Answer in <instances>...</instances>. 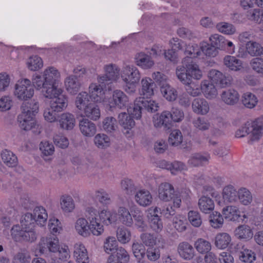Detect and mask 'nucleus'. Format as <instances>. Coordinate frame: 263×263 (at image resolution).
<instances>
[{
    "label": "nucleus",
    "instance_id": "obj_14",
    "mask_svg": "<svg viewBox=\"0 0 263 263\" xmlns=\"http://www.w3.org/2000/svg\"><path fill=\"white\" fill-rule=\"evenodd\" d=\"M39 109V102L34 100L30 102H24L22 103L21 107V119L25 116H31L34 117L38 112Z\"/></svg>",
    "mask_w": 263,
    "mask_h": 263
},
{
    "label": "nucleus",
    "instance_id": "obj_9",
    "mask_svg": "<svg viewBox=\"0 0 263 263\" xmlns=\"http://www.w3.org/2000/svg\"><path fill=\"white\" fill-rule=\"evenodd\" d=\"M251 134L250 141H253L260 139L258 133L255 130L252 121H247L235 133L236 138H242Z\"/></svg>",
    "mask_w": 263,
    "mask_h": 263
},
{
    "label": "nucleus",
    "instance_id": "obj_50",
    "mask_svg": "<svg viewBox=\"0 0 263 263\" xmlns=\"http://www.w3.org/2000/svg\"><path fill=\"white\" fill-rule=\"evenodd\" d=\"M209 222L211 227L215 229H218L222 227L223 218L220 213L214 211L209 215Z\"/></svg>",
    "mask_w": 263,
    "mask_h": 263
},
{
    "label": "nucleus",
    "instance_id": "obj_37",
    "mask_svg": "<svg viewBox=\"0 0 263 263\" xmlns=\"http://www.w3.org/2000/svg\"><path fill=\"white\" fill-rule=\"evenodd\" d=\"M90 99L88 93L86 92L79 93L75 101L76 107L82 111L86 106L92 102L90 101Z\"/></svg>",
    "mask_w": 263,
    "mask_h": 263
},
{
    "label": "nucleus",
    "instance_id": "obj_36",
    "mask_svg": "<svg viewBox=\"0 0 263 263\" xmlns=\"http://www.w3.org/2000/svg\"><path fill=\"white\" fill-rule=\"evenodd\" d=\"M210 158L209 155L203 156L200 154H195L189 159L188 163L193 167L201 166L208 164Z\"/></svg>",
    "mask_w": 263,
    "mask_h": 263
},
{
    "label": "nucleus",
    "instance_id": "obj_64",
    "mask_svg": "<svg viewBox=\"0 0 263 263\" xmlns=\"http://www.w3.org/2000/svg\"><path fill=\"white\" fill-rule=\"evenodd\" d=\"M247 17L257 23H260L263 21V10L255 9L247 12Z\"/></svg>",
    "mask_w": 263,
    "mask_h": 263
},
{
    "label": "nucleus",
    "instance_id": "obj_40",
    "mask_svg": "<svg viewBox=\"0 0 263 263\" xmlns=\"http://www.w3.org/2000/svg\"><path fill=\"white\" fill-rule=\"evenodd\" d=\"M142 84V95L148 98L154 95V88L155 87V84L150 78L143 79L141 81Z\"/></svg>",
    "mask_w": 263,
    "mask_h": 263
},
{
    "label": "nucleus",
    "instance_id": "obj_44",
    "mask_svg": "<svg viewBox=\"0 0 263 263\" xmlns=\"http://www.w3.org/2000/svg\"><path fill=\"white\" fill-rule=\"evenodd\" d=\"M100 221L104 224L108 226L117 221V214L109 211L102 210L99 213Z\"/></svg>",
    "mask_w": 263,
    "mask_h": 263
},
{
    "label": "nucleus",
    "instance_id": "obj_11",
    "mask_svg": "<svg viewBox=\"0 0 263 263\" xmlns=\"http://www.w3.org/2000/svg\"><path fill=\"white\" fill-rule=\"evenodd\" d=\"M112 102H110V107H117L120 109L126 107L128 104V98L122 91L116 90L112 96Z\"/></svg>",
    "mask_w": 263,
    "mask_h": 263
},
{
    "label": "nucleus",
    "instance_id": "obj_60",
    "mask_svg": "<svg viewBox=\"0 0 263 263\" xmlns=\"http://www.w3.org/2000/svg\"><path fill=\"white\" fill-rule=\"evenodd\" d=\"M117 237L119 241L126 243L130 240V232L124 227H119L117 230Z\"/></svg>",
    "mask_w": 263,
    "mask_h": 263
},
{
    "label": "nucleus",
    "instance_id": "obj_20",
    "mask_svg": "<svg viewBox=\"0 0 263 263\" xmlns=\"http://www.w3.org/2000/svg\"><path fill=\"white\" fill-rule=\"evenodd\" d=\"M235 236L239 239L248 241L253 237V232L251 228L246 224L240 225L234 231Z\"/></svg>",
    "mask_w": 263,
    "mask_h": 263
},
{
    "label": "nucleus",
    "instance_id": "obj_22",
    "mask_svg": "<svg viewBox=\"0 0 263 263\" xmlns=\"http://www.w3.org/2000/svg\"><path fill=\"white\" fill-rule=\"evenodd\" d=\"M200 86V91H202L204 96L207 99H213L217 96V89L214 85L211 83L209 81L204 80L202 81L200 85H199V87Z\"/></svg>",
    "mask_w": 263,
    "mask_h": 263
},
{
    "label": "nucleus",
    "instance_id": "obj_29",
    "mask_svg": "<svg viewBox=\"0 0 263 263\" xmlns=\"http://www.w3.org/2000/svg\"><path fill=\"white\" fill-rule=\"evenodd\" d=\"M223 63L224 65L230 70L237 71L242 68L241 61L234 56H226L223 59Z\"/></svg>",
    "mask_w": 263,
    "mask_h": 263
},
{
    "label": "nucleus",
    "instance_id": "obj_28",
    "mask_svg": "<svg viewBox=\"0 0 263 263\" xmlns=\"http://www.w3.org/2000/svg\"><path fill=\"white\" fill-rule=\"evenodd\" d=\"M222 213L225 218L230 221H239L240 218V212L235 206H227L222 209Z\"/></svg>",
    "mask_w": 263,
    "mask_h": 263
},
{
    "label": "nucleus",
    "instance_id": "obj_53",
    "mask_svg": "<svg viewBox=\"0 0 263 263\" xmlns=\"http://www.w3.org/2000/svg\"><path fill=\"white\" fill-rule=\"evenodd\" d=\"M139 101H140L139 98H137L135 101L134 104L128 109V112L133 119H138L141 117L142 110L143 109L141 103L138 102Z\"/></svg>",
    "mask_w": 263,
    "mask_h": 263
},
{
    "label": "nucleus",
    "instance_id": "obj_15",
    "mask_svg": "<svg viewBox=\"0 0 263 263\" xmlns=\"http://www.w3.org/2000/svg\"><path fill=\"white\" fill-rule=\"evenodd\" d=\"M158 192L159 198L164 201H170L175 196L174 187L167 182L160 184L159 186Z\"/></svg>",
    "mask_w": 263,
    "mask_h": 263
},
{
    "label": "nucleus",
    "instance_id": "obj_2",
    "mask_svg": "<svg viewBox=\"0 0 263 263\" xmlns=\"http://www.w3.org/2000/svg\"><path fill=\"white\" fill-rule=\"evenodd\" d=\"M60 73L54 67L46 68L42 75H36L32 79V83L34 87L41 92L44 97H50L53 93L59 92L60 90L58 83L60 81Z\"/></svg>",
    "mask_w": 263,
    "mask_h": 263
},
{
    "label": "nucleus",
    "instance_id": "obj_18",
    "mask_svg": "<svg viewBox=\"0 0 263 263\" xmlns=\"http://www.w3.org/2000/svg\"><path fill=\"white\" fill-rule=\"evenodd\" d=\"M21 115H18L17 121L19 123V126L24 130H29L31 129H38L39 125L36 124L34 117L31 116H25L22 119H21Z\"/></svg>",
    "mask_w": 263,
    "mask_h": 263
},
{
    "label": "nucleus",
    "instance_id": "obj_57",
    "mask_svg": "<svg viewBox=\"0 0 263 263\" xmlns=\"http://www.w3.org/2000/svg\"><path fill=\"white\" fill-rule=\"evenodd\" d=\"M104 69L110 80L116 81L119 77L120 69L115 64H110L105 65Z\"/></svg>",
    "mask_w": 263,
    "mask_h": 263
},
{
    "label": "nucleus",
    "instance_id": "obj_48",
    "mask_svg": "<svg viewBox=\"0 0 263 263\" xmlns=\"http://www.w3.org/2000/svg\"><path fill=\"white\" fill-rule=\"evenodd\" d=\"M94 143L99 148H105L110 145L109 137L104 134H98L94 138Z\"/></svg>",
    "mask_w": 263,
    "mask_h": 263
},
{
    "label": "nucleus",
    "instance_id": "obj_6",
    "mask_svg": "<svg viewBox=\"0 0 263 263\" xmlns=\"http://www.w3.org/2000/svg\"><path fill=\"white\" fill-rule=\"evenodd\" d=\"M75 229L77 232L83 237H87L91 233L93 235L99 236L104 231L103 227H100L99 228L96 226L91 228V224L84 218L78 219L75 223Z\"/></svg>",
    "mask_w": 263,
    "mask_h": 263
},
{
    "label": "nucleus",
    "instance_id": "obj_13",
    "mask_svg": "<svg viewBox=\"0 0 263 263\" xmlns=\"http://www.w3.org/2000/svg\"><path fill=\"white\" fill-rule=\"evenodd\" d=\"M134 59L136 64L143 69H150L155 64L151 56L143 52L137 53Z\"/></svg>",
    "mask_w": 263,
    "mask_h": 263
},
{
    "label": "nucleus",
    "instance_id": "obj_49",
    "mask_svg": "<svg viewBox=\"0 0 263 263\" xmlns=\"http://www.w3.org/2000/svg\"><path fill=\"white\" fill-rule=\"evenodd\" d=\"M148 221L151 228L155 232L159 233L162 230L163 223L157 214L151 215L148 217Z\"/></svg>",
    "mask_w": 263,
    "mask_h": 263
},
{
    "label": "nucleus",
    "instance_id": "obj_27",
    "mask_svg": "<svg viewBox=\"0 0 263 263\" xmlns=\"http://www.w3.org/2000/svg\"><path fill=\"white\" fill-rule=\"evenodd\" d=\"M66 90L72 95L76 94L81 87V83L75 76L70 75L65 80Z\"/></svg>",
    "mask_w": 263,
    "mask_h": 263
},
{
    "label": "nucleus",
    "instance_id": "obj_55",
    "mask_svg": "<svg viewBox=\"0 0 263 263\" xmlns=\"http://www.w3.org/2000/svg\"><path fill=\"white\" fill-rule=\"evenodd\" d=\"M28 68L32 71H36L43 67V63L42 59L37 55L30 57L28 60Z\"/></svg>",
    "mask_w": 263,
    "mask_h": 263
},
{
    "label": "nucleus",
    "instance_id": "obj_32",
    "mask_svg": "<svg viewBox=\"0 0 263 263\" xmlns=\"http://www.w3.org/2000/svg\"><path fill=\"white\" fill-rule=\"evenodd\" d=\"M120 221L127 227H131L133 224V220L128 210L125 207L120 206L118 210L117 217Z\"/></svg>",
    "mask_w": 263,
    "mask_h": 263
},
{
    "label": "nucleus",
    "instance_id": "obj_30",
    "mask_svg": "<svg viewBox=\"0 0 263 263\" xmlns=\"http://www.w3.org/2000/svg\"><path fill=\"white\" fill-rule=\"evenodd\" d=\"M198 206L200 211L208 214L214 209L215 204L214 201L207 195H203L198 200Z\"/></svg>",
    "mask_w": 263,
    "mask_h": 263
},
{
    "label": "nucleus",
    "instance_id": "obj_38",
    "mask_svg": "<svg viewBox=\"0 0 263 263\" xmlns=\"http://www.w3.org/2000/svg\"><path fill=\"white\" fill-rule=\"evenodd\" d=\"M122 191L127 195H132L138 190L134 181L128 178H124L121 181Z\"/></svg>",
    "mask_w": 263,
    "mask_h": 263
},
{
    "label": "nucleus",
    "instance_id": "obj_31",
    "mask_svg": "<svg viewBox=\"0 0 263 263\" xmlns=\"http://www.w3.org/2000/svg\"><path fill=\"white\" fill-rule=\"evenodd\" d=\"M221 97L226 104L233 105L238 101L239 94L234 89H228L222 91Z\"/></svg>",
    "mask_w": 263,
    "mask_h": 263
},
{
    "label": "nucleus",
    "instance_id": "obj_46",
    "mask_svg": "<svg viewBox=\"0 0 263 263\" xmlns=\"http://www.w3.org/2000/svg\"><path fill=\"white\" fill-rule=\"evenodd\" d=\"M118 118L119 124L124 128L130 129L135 125L134 119L126 112L119 114Z\"/></svg>",
    "mask_w": 263,
    "mask_h": 263
},
{
    "label": "nucleus",
    "instance_id": "obj_43",
    "mask_svg": "<svg viewBox=\"0 0 263 263\" xmlns=\"http://www.w3.org/2000/svg\"><path fill=\"white\" fill-rule=\"evenodd\" d=\"M160 91L163 96L169 101H175L177 98V90L168 84L161 86Z\"/></svg>",
    "mask_w": 263,
    "mask_h": 263
},
{
    "label": "nucleus",
    "instance_id": "obj_23",
    "mask_svg": "<svg viewBox=\"0 0 263 263\" xmlns=\"http://www.w3.org/2000/svg\"><path fill=\"white\" fill-rule=\"evenodd\" d=\"M83 116L92 120L97 121L101 116L100 108L97 104L91 102L82 111Z\"/></svg>",
    "mask_w": 263,
    "mask_h": 263
},
{
    "label": "nucleus",
    "instance_id": "obj_3",
    "mask_svg": "<svg viewBox=\"0 0 263 263\" xmlns=\"http://www.w3.org/2000/svg\"><path fill=\"white\" fill-rule=\"evenodd\" d=\"M58 252L60 260L65 261L70 257L68 247L60 248L59 240L53 234L47 237H42L37 246L36 252L40 254H47L48 252Z\"/></svg>",
    "mask_w": 263,
    "mask_h": 263
},
{
    "label": "nucleus",
    "instance_id": "obj_35",
    "mask_svg": "<svg viewBox=\"0 0 263 263\" xmlns=\"http://www.w3.org/2000/svg\"><path fill=\"white\" fill-rule=\"evenodd\" d=\"M33 216L37 224L44 226L48 215L46 210L42 206H36L33 210Z\"/></svg>",
    "mask_w": 263,
    "mask_h": 263
},
{
    "label": "nucleus",
    "instance_id": "obj_5",
    "mask_svg": "<svg viewBox=\"0 0 263 263\" xmlns=\"http://www.w3.org/2000/svg\"><path fill=\"white\" fill-rule=\"evenodd\" d=\"M34 87L33 84L28 79L19 80L15 85L14 95L18 99L26 101L33 97Z\"/></svg>",
    "mask_w": 263,
    "mask_h": 263
},
{
    "label": "nucleus",
    "instance_id": "obj_61",
    "mask_svg": "<svg viewBox=\"0 0 263 263\" xmlns=\"http://www.w3.org/2000/svg\"><path fill=\"white\" fill-rule=\"evenodd\" d=\"M210 41L217 49L225 50L226 39L223 36L214 34L210 37Z\"/></svg>",
    "mask_w": 263,
    "mask_h": 263
},
{
    "label": "nucleus",
    "instance_id": "obj_26",
    "mask_svg": "<svg viewBox=\"0 0 263 263\" xmlns=\"http://www.w3.org/2000/svg\"><path fill=\"white\" fill-rule=\"evenodd\" d=\"M74 256L76 258L78 263H88L89 258L87 250L84 246L81 243H77L74 245Z\"/></svg>",
    "mask_w": 263,
    "mask_h": 263
},
{
    "label": "nucleus",
    "instance_id": "obj_8",
    "mask_svg": "<svg viewBox=\"0 0 263 263\" xmlns=\"http://www.w3.org/2000/svg\"><path fill=\"white\" fill-rule=\"evenodd\" d=\"M58 90H60L59 92H56V94L53 93V95L51 96V97H45L51 99L50 102V106L52 109L57 110L58 112H60L67 107L68 100L67 98L62 94V90L59 89Z\"/></svg>",
    "mask_w": 263,
    "mask_h": 263
},
{
    "label": "nucleus",
    "instance_id": "obj_10",
    "mask_svg": "<svg viewBox=\"0 0 263 263\" xmlns=\"http://www.w3.org/2000/svg\"><path fill=\"white\" fill-rule=\"evenodd\" d=\"M153 121L156 127H163L164 130L170 129L172 126L171 115L169 111H163L159 117H154Z\"/></svg>",
    "mask_w": 263,
    "mask_h": 263
},
{
    "label": "nucleus",
    "instance_id": "obj_17",
    "mask_svg": "<svg viewBox=\"0 0 263 263\" xmlns=\"http://www.w3.org/2000/svg\"><path fill=\"white\" fill-rule=\"evenodd\" d=\"M58 121L60 127L64 129L71 130L75 125V118L74 116L69 112L62 114L58 117Z\"/></svg>",
    "mask_w": 263,
    "mask_h": 263
},
{
    "label": "nucleus",
    "instance_id": "obj_7",
    "mask_svg": "<svg viewBox=\"0 0 263 263\" xmlns=\"http://www.w3.org/2000/svg\"><path fill=\"white\" fill-rule=\"evenodd\" d=\"M13 238L18 240L33 242L36 239L37 234L34 228L24 229L19 225L14 226L11 229Z\"/></svg>",
    "mask_w": 263,
    "mask_h": 263
},
{
    "label": "nucleus",
    "instance_id": "obj_19",
    "mask_svg": "<svg viewBox=\"0 0 263 263\" xmlns=\"http://www.w3.org/2000/svg\"><path fill=\"white\" fill-rule=\"evenodd\" d=\"M135 200L141 206H147L152 202V196L150 192L145 190H138L135 193Z\"/></svg>",
    "mask_w": 263,
    "mask_h": 263
},
{
    "label": "nucleus",
    "instance_id": "obj_45",
    "mask_svg": "<svg viewBox=\"0 0 263 263\" xmlns=\"http://www.w3.org/2000/svg\"><path fill=\"white\" fill-rule=\"evenodd\" d=\"M98 213L97 210L92 207L88 206L86 208L85 215L89 223L91 224V228H93V226L98 228L100 227H103L97 220L96 216Z\"/></svg>",
    "mask_w": 263,
    "mask_h": 263
},
{
    "label": "nucleus",
    "instance_id": "obj_39",
    "mask_svg": "<svg viewBox=\"0 0 263 263\" xmlns=\"http://www.w3.org/2000/svg\"><path fill=\"white\" fill-rule=\"evenodd\" d=\"M4 163L8 167H14L17 164V157L11 151L5 149L1 153Z\"/></svg>",
    "mask_w": 263,
    "mask_h": 263
},
{
    "label": "nucleus",
    "instance_id": "obj_1",
    "mask_svg": "<svg viewBox=\"0 0 263 263\" xmlns=\"http://www.w3.org/2000/svg\"><path fill=\"white\" fill-rule=\"evenodd\" d=\"M176 74L177 78L184 85L186 92L193 97L200 94L199 85L196 81L201 79L202 71L199 66L191 58L185 57L182 61V65L176 68Z\"/></svg>",
    "mask_w": 263,
    "mask_h": 263
},
{
    "label": "nucleus",
    "instance_id": "obj_42",
    "mask_svg": "<svg viewBox=\"0 0 263 263\" xmlns=\"http://www.w3.org/2000/svg\"><path fill=\"white\" fill-rule=\"evenodd\" d=\"M139 98L140 101L138 102L141 103L143 109L150 112H154L158 110L159 105L156 101L148 98L139 97Z\"/></svg>",
    "mask_w": 263,
    "mask_h": 263
},
{
    "label": "nucleus",
    "instance_id": "obj_63",
    "mask_svg": "<svg viewBox=\"0 0 263 263\" xmlns=\"http://www.w3.org/2000/svg\"><path fill=\"white\" fill-rule=\"evenodd\" d=\"M183 137L180 130L175 129L173 130L170 135L168 142L172 146H178L181 143Z\"/></svg>",
    "mask_w": 263,
    "mask_h": 263
},
{
    "label": "nucleus",
    "instance_id": "obj_51",
    "mask_svg": "<svg viewBox=\"0 0 263 263\" xmlns=\"http://www.w3.org/2000/svg\"><path fill=\"white\" fill-rule=\"evenodd\" d=\"M238 200L243 205H248L252 201V195L248 190L241 188L238 190Z\"/></svg>",
    "mask_w": 263,
    "mask_h": 263
},
{
    "label": "nucleus",
    "instance_id": "obj_33",
    "mask_svg": "<svg viewBox=\"0 0 263 263\" xmlns=\"http://www.w3.org/2000/svg\"><path fill=\"white\" fill-rule=\"evenodd\" d=\"M238 193L235 187L232 185L225 186L222 191V196L224 200L228 202H235L238 200Z\"/></svg>",
    "mask_w": 263,
    "mask_h": 263
},
{
    "label": "nucleus",
    "instance_id": "obj_4",
    "mask_svg": "<svg viewBox=\"0 0 263 263\" xmlns=\"http://www.w3.org/2000/svg\"><path fill=\"white\" fill-rule=\"evenodd\" d=\"M121 77L125 83L124 86L125 91L128 93H133L136 91V85L141 78L138 69L133 65H125L122 68Z\"/></svg>",
    "mask_w": 263,
    "mask_h": 263
},
{
    "label": "nucleus",
    "instance_id": "obj_16",
    "mask_svg": "<svg viewBox=\"0 0 263 263\" xmlns=\"http://www.w3.org/2000/svg\"><path fill=\"white\" fill-rule=\"evenodd\" d=\"M79 127L81 133L86 137L93 136L97 131L95 124L86 118L80 121Z\"/></svg>",
    "mask_w": 263,
    "mask_h": 263
},
{
    "label": "nucleus",
    "instance_id": "obj_34",
    "mask_svg": "<svg viewBox=\"0 0 263 263\" xmlns=\"http://www.w3.org/2000/svg\"><path fill=\"white\" fill-rule=\"evenodd\" d=\"M231 241V237L229 234L221 233L216 236L214 244L218 249H224L229 246Z\"/></svg>",
    "mask_w": 263,
    "mask_h": 263
},
{
    "label": "nucleus",
    "instance_id": "obj_25",
    "mask_svg": "<svg viewBox=\"0 0 263 263\" xmlns=\"http://www.w3.org/2000/svg\"><path fill=\"white\" fill-rule=\"evenodd\" d=\"M192 108L194 112L197 114L205 115L209 111V106L204 99L196 98L192 102Z\"/></svg>",
    "mask_w": 263,
    "mask_h": 263
},
{
    "label": "nucleus",
    "instance_id": "obj_62",
    "mask_svg": "<svg viewBox=\"0 0 263 263\" xmlns=\"http://www.w3.org/2000/svg\"><path fill=\"white\" fill-rule=\"evenodd\" d=\"M133 254L135 257L139 260L143 259L145 255V248L140 243L134 242L132 246Z\"/></svg>",
    "mask_w": 263,
    "mask_h": 263
},
{
    "label": "nucleus",
    "instance_id": "obj_56",
    "mask_svg": "<svg viewBox=\"0 0 263 263\" xmlns=\"http://www.w3.org/2000/svg\"><path fill=\"white\" fill-rule=\"evenodd\" d=\"M62 209L65 212H71L74 208L72 198L70 196H63L61 198Z\"/></svg>",
    "mask_w": 263,
    "mask_h": 263
},
{
    "label": "nucleus",
    "instance_id": "obj_54",
    "mask_svg": "<svg viewBox=\"0 0 263 263\" xmlns=\"http://www.w3.org/2000/svg\"><path fill=\"white\" fill-rule=\"evenodd\" d=\"M95 198L101 203L107 205L111 202V196L104 189H100L95 192Z\"/></svg>",
    "mask_w": 263,
    "mask_h": 263
},
{
    "label": "nucleus",
    "instance_id": "obj_41",
    "mask_svg": "<svg viewBox=\"0 0 263 263\" xmlns=\"http://www.w3.org/2000/svg\"><path fill=\"white\" fill-rule=\"evenodd\" d=\"M194 247L196 251L201 254L205 253L211 250L212 246L211 243L203 239L198 238L194 242Z\"/></svg>",
    "mask_w": 263,
    "mask_h": 263
},
{
    "label": "nucleus",
    "instance_id": "obj_58",
    "mask_svg": "<svg viewBox=\"0 0 263 263\" xmlns=\"http://www.w3.org/2000/svg\"><path fill=\"white\" fill-rule=\"evenodd\" d=\"M262 48L259 43L254 41H249L246 44L247 51L252 56H258Z\"/></svg>",
    "mask_w": 263,
    "mask_h": 263
},
{
    "label": "nucleus",
    "instance_id": "obj_52",
    "mask_svg": "<svg viewBox=\"0 0 263 263\" xmlns=\"http://www.w3.org/2000/svg\"><path fill=\"white\" fill-rule=\"evenodd\" d=\"M102 127L106 132L115 131L118 127L116 119L112 117H106L102 122Z\"/></svg>",
    "mask_w": 263,
    "mask_h": 263
},
{
    "label": "nucleus",
    "instance_id": "obj_21",
    "mask_svg": "<svg viewBox=\"0 0 263 263\" xmlns=\"http://www.w3.org/2000/svg\"><path fill=\"white\" fill-rule=\"evenodd\" d=\"M89 96L92 101L101 102L105 99V92L102 87L96 84H91L89 87Z\"/></svg>",
    "mask_w": 263,
    "mask_h": 263
},
{
    "label": "nucleus",
    "instance_id": "obj_59",
    "mask_svg": "<svg viewBox=\"0 0 263 263\" xmlns=\"http://www.w3.org/2000/svg\"><path fill=\"white\" fill-rule=\"evenodd\" d=\"M242 102L246 107L252 108L256 105L257 99L254 94L248 92L243 94Z\"/></svg>",
    "mask_w": 263,
    "mask_h": 263
},
{
    "label": "nucleus",
    "instance_id": "obj_47",
    "mask_svg": "<svg viewBox=\"0 0 263 263\" xmlns=\"http://www.w3.org/2000/svg\"><path fill=\"white\" fill-rule=\"evenodd\" d=\"M133 217L135 221V225L137 229L140 231L144 232L146 231L147 226L146 222L144 220L142 213L137 210L133 213Z\"/></svg>",
    "mask_w": 263,
    "mask_h": 263
},
{
    "label": "nucleus",
    "instance_id": "obj_24",
    "mask_svg": "<svg viewBox=\"0 0 263 263\" xmlns=\"http://www.w3.org/2000/svg\"><path fill=\"white\" fill-rule=\"evenodd\" d=\"M140 239L142 241V244L144 246L153 247L157 244V241L164 242V239L161 236H155L153 234L149 233H142L140 235Z\"/></svg>",
    "mask_w": 263,
    "mask_h": 263
},
{
    "label": "nucleus",
    "instance_id": "obj_12",
    "mask_svg": "<svg viewBox=\"0 0 263 263\" xmlns=\"http://www.w3.org/2000/svg\"><path fill=\"white\" fill-rule=\"evenodd\" d=\"M177 252L181 258L186 260H190L195 256V252L193 247L187 241L179 243Z\"/></svg>",
    "mask_w": 263,
    "mask_h": 263
}]
</instances>
